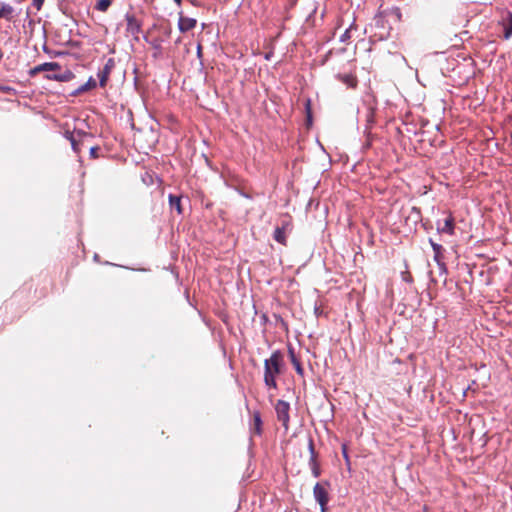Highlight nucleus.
Here are the masks:
<instances>
[{"mask_svg": "<svg viewBox=\"0 0 512 512\" xmlns=\"http://www.w3.org/2000/svg\"><path fill=\"white\" fill-rule=\"evenodd\" d=\"M113 66H114V61H113V59H109V60L106 62L105 66H104L103 68H109V71L111 72V71H112Z\"/></svg>", "mask_w": 512, "mask_h": 512, "instance_id": "nucleus-21", "label": "nucleus"}, {"mask_svg": "<svg viewBox=\"0 0 512 512\" xmlns=\"http://www.w3.org/2000/svg\"><path fill=\"white\" fill-rule=\"evenodd\" d=\"M340 81H342L344 84H346L350 88H354L357 85L356 77L352 74H344L338 76Z\"/></svg>", "mask_w": 512, "mask_h": 512, "instance_id": "nucleus-11", "label": "nucleus"}, {"mask_svg": "<svg viewBox=\"0 0 512 512\" xmlns=\"http://www.w3.org/2000/svg\"><path fill=\"white\" fill-rule=\"evenodd\" d=\"M343 454H344V457H345L346 459H348V456H347V453H346L345 448H343Z\"/></svg>", "mask_w": 512, "mask_h": 512, "instance_id": "nucleus-29", "label": "nucleus"}, {"mask_svg": "<svg viewBox=\"0 0 512 512\" xmlns=\"http://www.w3.org/2000/svg\"><path fill=\"white\" fill-rule=\"evenodd\" d=\"M438 231L452 235L454 233V220L451 216L447 217L443 225L438 224Z\"/></svg>", "mask_w": 512, "mask_h": 512, "instance_id": "nucleus-7", "label": "nucleus"}, {"mask_svg": "<svg viewBox=\"0 0 512 512\" xmlns=\"http://www.w3.org/2000/svg\"><path fill=\"white\" fill-rule=\"evenodd\" d=\"M275 241H277L280 244L286 243V226L283 225L282 227H277L274 231L273 235Z\"/></svg>", "mask_w": 512, "mask_h": 512, "instance_id": "nucleus-10", "label": "nucleus"}, {"mask_svg": "<svg viewBox=\"0 0 512 512\" xmlns=\"http://www.w3.org/2000/svg\"><path fill=\"white\" fill-rule=\"evenodd\" d=\"M309 448H310V451H311V454H312L311 461L314 462V449H313L312 441H310V443H309Z\"/></svg>", "mask_w": 512, "mask_h": 512, "instance_id": "nucleus-26", "label": "nucleus"}, {"mask_svg": "<svg viewBox=\"0 0 512 512\" xmlns=\"http://www.w3.org/2000/svg\"><path fill=\"white\" fill-rule=\"evenodd\" d=\"M313 495L315 500L319 503L321 507V512H326V505L329 501L328 484L316 483L313 489Z\"/></svg>", "mask_w": 512, "mask_h": 512, "instance_id": "nucleus-2", "label": "nucleus"}, {"mask_svg": "<svg viewBox=\"0 0 512 512\" xmlns=\"http://www.w3.org/2000/svg\"><path fill=\"white\" fill-rule=\"evenodd\" d=\"M70 141H71V145H72V148L75 152H78L79 151V148H78V144L77 142L75 141L74 137L71 136L70 137Z\"/></svg>", "mask_w": 512, "mask_h": 512, "instance_id": "nucleus-20", "label": "nucleus"}, {"mask_svg": "<svg viewBox=\"0 0 512 512\" xmlns=\"http://www.w3.org/2000/svg\"><path fill=\"white\" fill-rule=\"evenodd\" d=\"M430 244L434 251V260L439 264H441L442 259V246L440 244L435 243L433 240L430 239Z\"/></svg>", "mask_w": 512, "mask_h": 512, "instance_id": "nucleus-12", "label": "nucleus"}, {"mask_svg": "<svg viewBox=\"0 0 512 512\" xmlns=\"http://www.w3.org/2000/svg\"><path fill=\"white\" fill-rule=\"evenodd\" d=\"M174 1H175V3H176L178 6H180V5H181V1H182V0H174Z\"/></svg>", "mask_w": 512, "mask_h": 512, "instance_id": "nucleus-30", "label": "nucleus"}, {"mask_svg": "<svg viewBox=\"0 0 512 512\" xmlns=\"http://www.w3.org/2000/svg\"><path fill=\"white\" fill-rule=\"evenodd\" d=\"M73 77V74L70 71H65L63 73H59L58 81L65 82L69 81Z\"/></svg>", "mask_w": 512, "mask_h": 512, "instance_id": "nucleus-18", "label": "nucleus"}, {"mask_svg": "<svg viewBox=\"0 0 512 512\" xmlns=\"http://www.w3.org/2000/svg\"><path fill=\"white\" fill-rule=\"evenodd\" d=\"M2 57H3V53H2V51L0 50V60L2 59Z\"/></svg>", "mask_w": 512, "mask_h": 512, "instance_id": "nucleus-31", "label": "nucleus"}, {"mask_svg": "<svg viewBox=\"0 0 512 512\" xmlns=\"http://www.w3.org/2000/svg\"><path fill=\"white\" fill-rule=\"evenodd\" d=\"M47 78H48L49 80H56V81H58L59 73H52V74H49V75H47Z\"/></svg>", "mask_w": 512, "mask_h": 512, "instance_id": "nucleus-23", "label": "nucleus"}, {"mask_svg": "<svg viewBox=\"0 0 512 512\" xmlns=\"http://www.w3.org/2000/svg\"><path fill=\"white\" fill-rule=\"evenodd\" d=\"M502 26L504 29V38L509 39L512 36V13H507L502 19Z\"/></svg>", "mask_w": 512, "mask_h": 512, "instance_id": "nucleus-6", "label": "nucleus"}, {"mask_svg": "<svg viewBox=\"0 0 512 512\" xmlns=\"http://www.w3.org/2000/svg\"><path fill=\"white\" fill-rule=\"evenodd\" d=\"M289 354H290V358H291V362L296 370V372L299 374V375H302L303 374V368L301 366V363L299 362V360L296 358L294 352L292 350L289 351Z\"/></svg>", "mask_w": 512, "mask_h": 512, "instance_id": "nucleus-16", "label": "nucleus"}, {"mask_svg": "<svg viewBox=\"0 0 512 512\" xmlns=\"http://www.w3.org/2000/svg\"><path fill=\"white\" fill-rule=\"evenodd\" d=\"M255 424H256L257 429H259V426L261 424V419H260V416L258 414L255 415Z\"/></svg>", "mask_w": 512, "mask_h": 512, "instance_id": "nucleus-25", "label": "nucleus"}, {"mask_svg": "<svg viewBox=\"0 0 512 512\" xmlns=\"http://www.w3.org/2000/svg\"><path fill=\"white\" fill-rule=\"evenodd\" d=\"M196 19L185 17L180 13L178 28L181 32H187L193 29L196 26Z\"/></svg>", "mask_w": 512, "mask_h": 512, "instance_id": "nucleus-4", "label": "nucleus"}, {"mask_svg": "<svg viewBox=\"0 0 512 512\" xmlns=\"http://www.w3.org/2000/svg\"><path fill=\"white\" fill-rule=\"evenodd\" d=\"M96 152H97V148H95V147H91V148H90V154H91L93 157H95V156H96Z\"/></svg>", "mask_w": 512, "mask_h": 512, "instance_id": "nucleus-27", "label": "nucleus"}, {"mask_svg": "<svg viewBox=\"0 0 512 512\" xmlns=\"http://www.w3.org/2000/svg\"><path fill=\"white\" fill-rule=\"evenodd\" d=\"M281 355L274 352L264 363V381L266 386L276 388V376L280 373Z\"/></svg>", "mask_w": 512, "mask_h": 512, "instance_id": "nucleus-1", "label": "nucleus"}, {"mask_svg": "<svg viewBox=\"0 0 512 512\" xmlns=\"http://www.w3.org/2000/svg\"><path fill=\"white\" fill-rule=\"evenodd\" d=\"M59 69H60V65L58 63L48 62V63H43V64L36 66L32 72L33 73H37V72H41V71L55 72Z\"/></svg>", "mask_w": 512, "mask_h": 512, "instance_id": "nucleus-8", "label": "nucleus"}, {"mask_svg": "<svg viewBox=\"0 0 512 512\" xmlns=\"http://www.w3.org/2000/svg\"><path fill=\"white\" fill-rule=\"evenodd\" d=\"M348 38H349V30H346V31L341 35L340 40H341L342 42H344V41H346V39H348Z\"/></svg>", "mask_w": 512, "mask_h": 512, "instance_id": "nucleus-24", "label": "nucleus"}, {"mask_svg": "<svg viewBox=\"0 0 512 512\" xmlns=\"http://www.w3.org/2000/svg\"><path fill=\"white\" fill-rule=\"evenodd\" d=\"M96 85H97V83H96L95 79H94L93 77H90V78L88 79V81H87L85 84L81 85V86L76 90V94H78V93H82V92H85V91H88V90H90V89H93V88H95V87H96Z\"/></svg>", "mask_w": 512, "mask_h": 512, "instance_id": "nucleus-14", "label": "nucleus"}, {"mask_svg": "<svg viewBox=\"0 0 512 512\" xmlns=\"http://www.w3.org/2000/svg\"><path fill=\"white\" fill-rule=\"evenodd\" d=\"M111 5V0H98L96 4V9L105 12Z\"/></svg>", "mask_w": 512, "mask_h": 512, "instance_id": "nucleus-17", "label": "nucleus"}, {"mask_svg": "<svg viewBox=\"0 0 512 512\" xmlns=\"http://www.w3.org/2000/svg\"><path fill=\"white\" fill-rule=\"evenodd\" d=\"M14 9L7 3H0V18L10 20L12 18Z\"/></svg>", "mask_w": 512, "mask_h": 512, "instance_id": "nucleus-9", "label": "nucleus"}, {"mask_svg": "<svg viewBox=\"0 0 512 512\" xmlns=\"http://www.w3.org/2000/svg\"><path fill=\"white\" fill-rule=\"evenodd\" d=\"M109 68H103L98 72V78H99V84L101 87H104L108 81V78L110 76Z\"/></svg>", "mask_w": 512, "mask_h": 512, "instance_id": "nucleus-15", "label": "nucleus"}, {"mask_svg": "<svg viewBox=\"0 0 512 512\" xmlns=\"http://www.w3.org/2000/svg\"><path fill=\"white\" fill-rule=\"evenodd\" d=\"M289 403L283 400H278L275 406V410L277 413V418L282 422L285 429H288L289 423Z\"/></svg>", "mask_w": 512, "mask_h": 512, "instance_id": "nucleus-3", "label": "nucleus"}, {"mask_svg": "<svg viewBox=\"0 0 512 512\" xmlns=\"http://www.w3.org/2000/svg\"><path fill=\"white\" fill-rule=\"evenodd\" d=\"M306 110H307V118H308V121L310 122L311 121L310 100H307Z\"/></svg>", "mask_w": 512, "mask_h": 512, "instance_id": "nucleus-22", "label": "nucleus"}, {"mask_svg": "<svg viewBox=\"0 0 512 512\" xmlns=\"http://www.w3.org/2000/svg\"><path fill=\"white\" fill-rule=\"evenodd\" d=\"M313 474H314L315 477L319 476V471H318V469L316 467L313 468Z\"/></svg>", "mask_w": 512, "mask_h": 512, "instance_id": "nucleus-28", "label": "nucleus"}, {"mask_svg": "<svg viewBox=\"0 0 512 512\" xmlns=\"http://www.w3.org/2000/svg\"><path fill=\"white\" fill-rule=\"evenodd\" d=\"M169 204L171 209H175L178 214L182 213L181 198L174 195H169Z\"/></svg>", "mask_w": 512, "mask_h": 512, "instance_id": "nucleus-13", "label": "nucleus"}, {"mask_svg": "<svg viewBox=\"0 0 512 512\" xmlns=\"http://www.w3.org/2000/svg\"><path fill=\"white\" fill-rule=\"evenodd\" d=\"M45 0H32L33 7L36 8L37 11L41 10Z\"/></svg>", "mask_w": 512, "mask_h": 512, "instance_id": "nucleus-19", "label": "nucleus"}, {"mask_svg": "<svg viewBox=\"0 0 512 512\" xmlns=\"http://www.w3.org/2000/svg\"><path fill=\"white\" fill-rule=\"evenodd\" d=\"M126 22H127V31L129 33H131L132 35H136L139 33L141 24L133 14L126 15Z\"/></svg>", "mask_w": 512, "mask_h": 512, "instance_id": "nucleus-5", "label": "nucleus"}]
</instances>
